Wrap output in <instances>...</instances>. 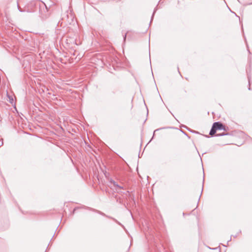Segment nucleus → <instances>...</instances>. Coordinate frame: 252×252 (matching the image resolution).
Instances as JSON below:
<instances>
[{
  "instance_id": "f257e3e1",
  "label": "nucleus",
  "mask_w": 252,
  "mask_h": 252,
  "mask_svg": "<svg viewBox=\"0 0 252 252\" xmlns=\"http://www.w3.org/2000/svg\"><path fill=\"white\" fill-rule=\"evenodd\" d=\"M38 5L39 16L42 19L45 20L50 16V12L46 5L43 1H37L36 3Z\"/></svg>"
},
{
  "instance_id": "f03ea898",
  "label": "nucleus",
  "mask_w": 252,
  "mask_h": 252,
  "mask_svg": "<svg viewBox=\"0 0 252 252\" xmlns=\"http://www.w3.org/2000/svg\"><path fill=\"white\" fill-rule=\"evenodd\" d=\"M37 1H41V0H32L31 1L30 3H29L27 5V10L26 12H34L35 10L33 8L34 7L35 8H38V5H37L36 3Z\"/></svg>"
},
{
  "instance_id": "7ed1b4c3",
  "label": "nucleus",
  "mask_w": 252,
  "mask_h": 252,
  "mask_svg": "<svg viewBox=\"0 0 252 252\" xmlns=\"http://www.w3.org/2000/svg\"><path fill=\"white\" fill-rule=\"evenodd\" d=\"M213 126L217 130H225V127L220 122H215Z\"/></svg>"
},
{
  "instance_id": "20e7f679",
  "label": "nucleus",
  "mask_w": 252,
  "mask_h": 252,
  "mask_svg": "<svg viewBox=\"0 0 252 252\" xmlns=\"http://www.w3.org/2000/svg\"><path fill=\"white\" fill-rule=\"evenodd\" d=\"M109 183L111 184V185H113L114 187L116 188L115 189L116 191H118V189H123V187L119 186L116 182L113 180L112 179H110L109 181Z\"/></svg>"
},
{
  "instance_id": "39448f33",
  "label": "nucleus",
  "mask_w": 252,
  "mask_h": 252,
  "mask_svg": "<svg viewBox=\"0 0 252 252\" xmlns=\"http://www.w3.org/2000/svg\"><path fill=\"white\" fill-rule=\"evenodd\" d=\"M98 213H99L100 215H102V216H106V217H107L109 219H111L112 220H113L114 221H115L117 223H118L119 225H121L122 227H123L124 229H125V227L119 221H118L117 220H116L115 218H112L111 217H110V216H106L105 214H104L102 212H101L100 211H96Z\"/></svg>"
},
{
  "instance_id": "423d86ee",
  "label": "nucleus",
  "mask_w": 252,
  "mask_h": 252,
  "mask_svg": "<svg viewBox=\"0 0 252 252\" xmlns=\"http://www.w3.org/2000/svg\"><path fill=\"white\" fill-rule=\"evenodd\" d=\"M216 129H215V128L214 127V126H213L212 127V128L210 131V135H213L214 134H215V133H216Z\"/></svg>"
},
{
  "instance_id": "0eeeda50",
  "label": "nucleus",
  "mask_w": 252,
  "mask_h": 252,
  "mask_svg": "<svg viewBox=\"0 0 252 252\" xmlns=\"http://www.w3.org/2000/svg\"><path fill=\"white\" fill-rule=\"evenodd\" d=\"M7 97L8 98V101L11 103V104H13V102H14V99L13 98V97L11 95H10L9 94H7Z\"/></svg>"
},
{
  "instance_id": "6e6552de",
  "label": "nucleus",
  "mask_w": 252,
  "mask_h": 252,
  "mask_svg": "<svg viewBox=\"0 0 252 252\" xmlns=\"http://www.w3.org/2000/svg\"><path fill=\"white\" fill-rule=\"evenodd\" d=\"M17 7H18V9L19 10V11L21 12H25V11H26L27 9L26 10H23L18 5V4H17Z\"/></svg>"
},
{
  "instance_id": "1a4fd4ad",
  "label": "nucleus",
  "mask_w": 252,
  "mask_h": 252,
  "mask_svg": "<svg viewBox=\"0 0 252 252\" xmlns=\"http://www.w3.org/2000/svg\"><path fill=\"white\" fill-rule=\"evenodd\" d=\"M227 135V134L224 133H220V134H217V136H223V135Z\"/></svg>"
},
{
  "instance_id": "9d476101",
  "label": "nucleus",
  "mask_w": 252,
  "mask_h": 252,
  "mask_svg": "<svg viewBox=\"0 0 252 252\" xmlns=\"http://www.w3.org/2000/svg\"><path fill=\"white\" fill-rule=\"evenodd\" d=\"M73 56H76L77 55V52L76 51H74L73 52V53L72 54Z\"/></svg>"
},
{
  "instance_id": "9b49d317",
  "label": "nucleus",
  "mask_w": 252,
  "mask_h": 252,
  "mask_svg": "<svg viewBox=\"0 0 252 252\" xmlns=\"http://www.w3.org/2000/svg\"><path fill=\"white\" fill-rule=\"evenodd\" d=\"M157 7H158V5H157V6L156 7V8H155V10H154V12H153V15H154V14L155 13V12H156V9H157ZM153 16H152V17H153Z\"/></svg>"
},
{
  "instance_id": "f8f14e48",
  "label": "nucleus",
  "mask_w": 252,
  "mask_h": 252,
  "mask_svg": "<svg viewBox=\"0 0 252 252\" xmlns=\"http://www.w3.org/2000/svg\"><path fill=\"white\" fill-rule=\"evenodd\" d=\"M157 131H158V129H156V130H154V135H153V136H155V135Z\"/></svg>"
},
{
  "instance_id": "ddd939ff",
  "label": "nucleus",
  "mask_w": 252,
  "mask_h": 252,
  "mask_svg": "<svg viewBox=\"0 0 252 252\" xmlns=\"http://www.w3.org/2000/svg\"><path fill=\"white\" fill-rule=\"evenodd\" d=\"M126 36V33H125L124 36V40L125 41Z\"/></svg>"
},
{
  "instance_id": "4468645a",
  "label": "nucleus",
  "mask_w": 252,
  "mask_h": 252,
  "mask_svg": "<svg viewBox=\"0 0 252 252\" xmlns=\"http://www.w3.org/2000/svg\"><path fill=\"white\" fill-rule=\"evenodd\" d=\"M80 59H81L80 57H78V58L77 59V61H79Z\"/></svg>"
},
{
  "instance_id": "2eb2a0df",
  "label": "nucleus",
  "mask_w": 252,
  "mask_h": 252,
  "mask_svg": "<svg viewBox=\"0 0 252 252\" xmlns=\"http://www.w3.org/2000/svg\"><path fill=\"white\" fill-rule=\"evenodd\" d=\"M156 87L157 89H158L157 85H156Z\"/></svg>"
},
{
  "instance_id": "dca6fc26",
  "label": "nucleus",
  "mask_w": 252,
  "mask_h": 252,
  "mask_svg": "<svg viewBox=\"0 0 252 252\" xmlns=\"http://www.w3.org/2000/svg\"><path fill=\"white\" fill-rule=\"evenodd\" d=\"M156 87L157 89H158L157 85H156Z\"/></svg>"
},
{
  "instance_id": "f3484780",
  "label": "nucleus",
  "mask_w": 252,
  "mask_h": 252,
  "mask_svg": "<svg viewBox=\"0 0 252 252\" xmlns=\"http://www.w3.org/2000/svg\"><path fill=\"white\" fill-rule=\"evenodd\" d=\"M156 87L157 89H158L157 85H156Z\"/></svg>"
},
{
  "instance_id": "a211bd4d",
  "label": "nucleus",
  "mask_w": 252,
  "mask_h": 252,
  "mask_svg": "<svg viewBox=\"0 0 252 252\" xmlns=\"http://www.w3.org/2000/svg\"><path fill=\"white\" fill-rule=\"evenodd\" d=\"M48 94H49V95H50V94H51V93H48Z\"/></svg>"
}]
</instances>
